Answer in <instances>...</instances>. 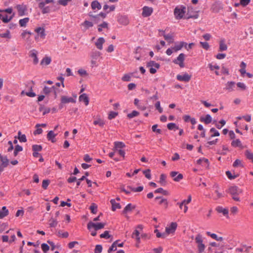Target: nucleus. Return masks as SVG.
<instances>
[{
  "label": "nucleus",
  "instance_id": "f257e3e1",
  "mask_svg": "<svg viewBox=\"0 0 253 253\" xmlns=\"http://www.w3.org/2000/svg\"><path fill=\"white\" fill-rule=\"evenodd\" d=\"M228 192L232 195L233 200L236 201H240V198L238 196L242 193V190L241 189L236 186H231L229 188Z\"/></svg>",
  "mask_w": 253,
  "mask_h": 253
},
{
  "label": "nucleus",
  "instance_id": "f03ea898",
  "mask_svg": "<svg viewBox=\"0 0 253 253\" xmlns=\"http://www.w3.org/2000/svg\"><path fill=\"white\" fill-rule=\"evenodd\" d=\"M213 189L214 190V193L212 196L210 195H207L206 196L209 198H212L213 200H217L219 198L224 197L223 192H221L219 190V186L217 183H215L212 187Z\"/></svg>",
  "mask_w": 253,
  "mask_h": 253
},
{
  "label": "nucleus",
  "instance_id": "7ed1b4c3",
  "mask_svg": "<svg viewBox=\"0 0 253 253\" xmlns=\"http://www.w3.org/2000/svg\"><path fill=\"white\" fill-rule=\"evenodd\" d=\"M186 12V7L183 5L176 6L174 10V15L176 19H181Z\"/></svg>",
  "mask_w": 253,
  "mask_h": 253
},
{
  "label": "nucleus",
  "instance_id": "20e7f679",
  "mask_svg": "<svg viewBox=\"0 0 253 253\" xmlns=\"http://www.w3.org/2000/svg\"><path fill=\"white\" fill-rule=\"evenodd\" d=\"M195 240L197 245L198 253H203L206 249V246L203 243L202 235L198 234L196 236Z\"/></svg>",
  "mask_w": 253,
  "mask_h": 253
},
{
  "label": "nucleus",
  "instance_id": "39448f33",
  "mask_svg": "<svg viewBox=\"0 0 253 253\" xmlns=\"http://www.w3.org/2000/svg\"><path fill=\"white\" fill-rule=\"evenodd\" d=\"M185 60V54L183 53H180L178 57L173 60V62L178 65L180 67L183 68L184 67V61Z\"/></svg>",
  "mask_w": 253,
  "mask_h": 253
},
{
  "label": "nucleus",
  "instance_id": "423d86ee",
  "mask_svg": "<svg viewBox=\"0 0 253 253\" xmlns=\"http://www.w3.org/2000/svg\"><path fill=\"white\" fill-rule=\"evenodd\" d=\"M105 226L104 223H94L92 222H89L87 224V228L91 229L92 228H95L96 230H99L103 228Z\"/></svg>",
  "mask_w": 253,
  "mask_h": 253
},
{
  "label": "nucleus",
  "instance_id": "0eeeda50",
  "mask_svg": "<svg viewBox=\"0 0 253 253\" xmlns=\"http://www.w3.org/2000/svg\"><path fill=\"white\" fill-rule=\"evenodd\" d=\"M9 160L6 157H4L0 154V172L2 171L8 165Z\"/></svg>",
  "mask_w": 253,
  "mask_h": 253
},
{
  "label": "nucleus",
  "instance_id": "6e6552de",
  "mask_svg": "<svg viewBox=\"0 0 253 253\" xmlns=\"http://www.w3.org/2000/svg\"><path fill=\"white\" fill-rule=\"evenodd\" d=\"M16 8L18 11V15L20 16L26 15L27 10V6L24 4H18L16 6Z\"/></svg>",
  "mask_w": 253,
  "mask_h": 253
},
{
  "label": "nucleus",
  "instance_id": "1a4fd4ad",
  "mask_svg": "<svg viewBox=\"0 0 253 253\" xmlns=\"http://www.w3.org/2000/svg\"><path fill=\"white\" fill-rule=\"evenodd\" d=\"M177 226V224L176 222H171L170 225L166 228V234H169L174 233Z\"/></svg>",
  "mask_w": 253,
  "mask_h": 253
},
{
  "label": "nucleus",
  "instance_id": "9d476101",
  "mask_svg": "<svg viewBox=\"0 0 253 253\" xmlns=\"http://www.w3.org/2000/svg\"><path fill=\"white\" fill-rule=\"evenodd\" d=\"M153 9L152 7L145 6L142 8V15L144 17H147L150 16L153 13Z\"/></svg>",
  "mask_w": 253,
  "mask_h": 253
},
{
  "label": "nucleus",
  "instance_id": "9b49d317",
  "mask_svg": "<svg viewBox=\"0 0 253 253\" xmlns=\"http://www.w3.org/2000/svg\"><path fill=\"white\" fill-rule=\"evenodd\" d=\"M191 76L186 73L183 75L178 74L176 76V79L179 81L188 82L191 79Z\"/></svg>",
  "mask_w": 253,
  "mask_h": 253
},
{
  "label": "nucleus",
  "instance_id": "f8f14e48",
  "mask_svg": "<svg viewBox=\"0 0 253 253\" xmlns=\"http://www.w3.org/2000/svg\"><path fill=\"white\" fill-rule=\"evenodd\" d=\"M118 22L122 25H127L129 23V20L126 15H119L118 17Z\"/></svg>",
  "mask_w": 253,
  "mask_h": 253
},
{
  "label": "nucleus",
  "instance_id": "ddd939ff",
  "mask_svg": "<svg viewBox=\"0 0 253 253\" xmlns=\"http://www.w3.org/2000/svg\"><path fill=\"white\" fill-rule=\"evenodd\" d=\"M76 100L72 97L67 96H62L61 98V103L62 104H66L69 103H75Z\"/></svg>",
  "mask_w": 253,
  "mask_h": 253
},
{
  "label": "nucleus",
  "instance_id": "4468645a",
  "mask_svg": "<svg viewBox=\"0 0 253 253\" xmlns=\"http://www.w3.org/2000/svg\"><path fill=\"white\" fill-rule=\"evenodd\" d=\"M217 212L220 213H222L224 216L227 218L228 217L229 211L227 208H223L221 206H217L216 209Z\"/></svg>",
  "mask_w": 253,
  "mask_h": 253
},
{
  "label": "nucleus",
  "instance_id": "2eb2a0df",
  "mask_svg": "<svg viewBox=\"0 0 253 253\" xmlns=\"http://www.w3.org/2000/svg\"><path fill=\"white\" fill-rule=\"evenodd\" d=\"M30 57L33 58V63L35 65L39 62V59L37 57V51L35 49H33L30 51Z\"/></svg>",
  "mask_w": 253,
  "mask_h": 253
},
{
  "label": "nucleus",
  "instance_id": "dca6fc26",
  "mask_svg": "<svg viewBox=\"0 0 253 253\" xmlns=\"http://www.w3.org/2000/svg\"><path fill=\"white\" fill-rule=\"evenodd\" d=\"M186 45V42H180L175 43L174 46L172 48L174 51H177L182 49Z\"/></svg>",
  "mask_w": 253,
  "mask_h": 253
},
{
  "label": "nucleus",
  "instance_id": "f3484780",
  "mask_svg": "<svg viewBox=\"0 0 253 253\" xmlns=\"http://www.w3.org/2000/svg\"><path fill=\"white\" fill-rule=\"evenodd\" d=\"M45 3L43 1L40 2L39 4V7L42 9L43 14L47 13L49 12V8L48 6L45 7Z\"/></svg>",
  "mask_w": 253,
  "mask_h": 253
},
{
  "label": "nucleus",
  "instance_id": "a211bd4d",
  "mask_svg": "<svg viewBox=\"0 0 253 253\" xmlns=\"http://www.w3.org/2000/svg\"><path fill=\"white\" fill-rule=\"evenodd\" d=\"M200 121L204 122L206 124H209L212 122V118L210 115L207 114L205 116V117H201Z\"/></svg>",
  "mask_w": 253,
  "mask_h": 253
},
{
  "label": "nucleus",
  "instance_id": "6ab92c4d",
  "mask_svg": "<svg viewBox=\"0 0 253 253\" xmlns=\"http://www.w3.org/2000/svg\"><path fill=\"white\" fill-rule=\"evenodd\" d=\"M156 200H159V204L160 205H164L165 208H167L168 206V202L166 199L163 198L162 197H157L155 198Z\"/></svg>",
  "mask_w": 253,
  "mask_h": 253
},
{
  "label": "nucleus",
  "instance_id": "aec40b11",
  "mask_svg": "<svg viewBox=\"0 0 253 253\" xmlns=\"http://www.w3.org/2000/svg\"><path fill=\"white\" fill-rule=\"evenodd\" d=\"M104 42H105V40L103 38L100 37L99 39H98V40H97V41L95 42V45H96V47H97V48H98L100 50L102 49L103 44Z\"/></svg>",
  "mask_w": 253,
  "mask_h": 253
},
{
  "label": "nucleus",
  "instance_id": "412c9836",
  "mask_svg": "<svg viewBox=\"0 0 253 253\" xmlns=\"http://www.w3.org/2000/svg\"><path fill=\"white\" fill-rule=\"evenodd\" d=\"M235 83L233 81L228 82L226 84L225 89L231 92L234 90Z\"/></svg>",
  "mask_w": 253,
  "mask_h": 253
},
{
  "label": "nucleus",
  "instance_id": "4be33fe9",
  "mask_svg": "<svg viewBox=\"0 0 253 253\" xmlns=\"http://www.w3.org/2000/svg\"><path fill=\"white\" fill-rule=\"evenodd\" d=\"M158 179L157 181L161 185H165L166 182V175H159V177L157 178Z\"/></svg>",
  "mask_w": 253,
  "mask_h": 253
},
{
  "label": "nucleus",
  "instance_id": "5701e85b",
  "mask_svg": "<svg viewBox=\"0 0 253 253\" xmlns=\"http://www.w3.org/2000/svg\"><path fill=\"white\" fill-rule=\"evenodd\" d=\"M8 210L5 206L2 207V209L0 210V218H2L8 214Z\"/></svg>",
  "mask_w": 253,
  "mask_h": 253
},
{
  "label": "nucleus",
  "instance_id": "b1692460",
  "mask_svg": "<svg viewBox=\"0 0 253 253\" xmlns=\"http://www.w3.org/2000/svg\"><path fill=\"white\" fill-rule=\"evenodd\" d=\"M91 6L93 10L96 9L100 10L101 8V5L97 0H93L92 1Z\"/></svg>",
  "mask_w": 253,
  "mask_h": 253
},
{
  "label": "nucleus",
  "instance_id": "393cba45",
  "mask_svg": "<svg viewBox=\"0 0 253 253\" xmlns=\"http://www.w3.org/2000/svg\"><path fill=\"white\" fill-rule=\"evenodd\" d=\"M56 136V134H55L52 130H50L47 134V138L52 142H55V137Z\"/></svg>",
  "mask_w": 253,
  "mask_h": 253
},
{
  "label": "nucleus",
  "instance_id": "a878e982",
  "mask_svg": "<svg viewBox=\"0 0 253 253\" xmlns=\"http://www.w3.org/2000/svg\"><path fill=\"white\" fill-rule=\"evenodd\" d=\"M79 100L80 101L84 102L85 105H87L89 103V99L85 93H83L79 97Z\"/></svg>",
  "mask_w": 253,
  "mask_h": 253
},
{
  "label": "nucleus",
  "instance_id": "bb28decb",
  "mask_svg": "<svg viewBox=\"0 0 253 253\" xmlns=\"http://www.w3.org/2000/svg\"><path fill=\"white\" fill-rule=\"evenodd\" d=\"M35 31L37 33L41 38H44L45 36V30L43 28L38 27L36 28Z\"/></svg>",
  "mask_w": 253,
  "mask_h": 253
},
{
  "label": "nucleus",
  "instance_id": "cd10ccee",
  "mask_svg": "<svg viewBox=\"0 0 253 253\" xmlns=\"http://www.w3.org/2000/svg\"><path fill=\"white\" fill-rule=\"evenodd\" d=\"M111 204L112 205V211H115L116 209H120L121 206L119 203H117L114 199H112L110 201Z\"/></svg>",
  "mask_w": 253,
  "mask_h": 253
},
{
  "label": "nucleus",
  "instance_id": "c85d7f7f",
  "mask_svg": "<svg viewBox=\"0 0 253 253\" xmlns=\"http://www.w3.org/2000/svg\"><path fill=\"white\" fill-rule=\"evenodd\" d=\"M210 132L211 133V135L210 136V138H209L208 139L210 140L211 138L215 136H218L220 135L219 132L218 130H217L215 128L212 127L210 130Z\"/></svg>",
  "mask_w": 253,
  "mask_h": 253
},
{
  "label": "nucleus",
  "instance_id": "c756f323",
  "mask_svg": "<svg viewBox=\"0 0 253 253\" xmlns=\"http://www.w3.org/2000/svg\"><path fill=\"white\" fill-rule=\"evenodd\" d=\"M29 18L26 17L23 19H20L19 21V24L20 26L22 27H25L27 25V24L29 21Z\"/></svg>",
  "mask_w": 253,
  "mask_h": 253
},
{
  "label": "nucleus",
  "instance_id": "7c9ffc66",
  "mask_svg": "<svg viewBox=\"0 0 253 253\" xmlns=\"http://www.w3.org/2000/svg\"><path fill=\"white\" fill-rule=\"evenodd\" d=\"M51 62V59L50 57H44L41 62L42 65H48L50 64Z\"/></svg>",
  "mask_w": 253,
  "mask_h": 253
},
{
  "label": "nucleus",
  "instance_id": "2f4dec72",
  "mask_svg": "<svg viewBox=\"0 0 253 253\" xmlns=\"http://www.w3.org/2000/svg\"><path fill=\"white\" fill-rule=\"evenodd\" d=\"M231 145L233 147H238L240 148H242L243 146L241 143V141L239 139H237L235 140H234L232 141Z\"/></svg>",
  "mask_w": 253,
  "mask_h": 253
},
{
  "label": "nucleus",
  "instance_id": "473e14b6",
  "mask_svg": "<svg viewBox=\"0 0 253 253\" xmlns=\"http://www.w3.org/2000/svg\"><path fill=\"white\" fill-rule=\"evenodd\" d=\"M162 32L163 33V36H164L165 39L170 43L172 42L173 39L172 35L170 34H165L164 31H162Z\"/></svg>",
  "mask_w": 253,
  "mask_h": 253
},
{
  "label": "nucleus",
  "instance_id": "72a5a7b5",
  "mask_svg": "<svg viewBox=\"0 0 253 253\" xmlns=\"http://www.w3.org/2000/svg\"><path fill=\"white\" fill-rule=\"evenodd\" d=\"M54 88H55V86H52L51 87H49L46 86H45L43 88L42 92L44 94H47L50 92L53 91V90H54Z\"/></svg>",
  "mask_w": 253,
  "mask_h": 253
},
{
  "label": "nucleus",
  "instance_id": "f704fd0d",
  "mask_svg": "<svg viewBox=\"0 0 253 253\" xmlns=\"http://www.w3.org/2000/svg\"><path fill=\"white\" fill-rule=\"evenodd\" d=\"M18 139L21 142H26L27 141L26 136L25 134H22L21 132L19 131L18 132Z\"/></svg>",
  "mask_w": 253,
  "mask_h": 253
},
{
  "label": "nucleus",
  "instance_id": "c9c22d12",
  "mask_svg": "<svg viewBox=\"0 0 253 253\" xmlns=\"http://www.w3.org/2000/svg\"><path fill=\"white\" fill-rule=\"evenodd\" d=\"M140 232L138 230L135 229L132 234V238H135L138 242H140Z\"/></svg>",
  "mask_w": 253,
  "mask_h": 253
},
{
  "label": "nucleus",
  "instance_id": "e433bc0d",
  "mask_svg": "<svg viewBox=\"0 0 253 253\" xmlns=\"http://www.w3.org/2000/svg\"><path fill=\"white\" fill-rule=\"evenodd\" d=\"M101 55V53L97 51H93L91 53V57L92 59L97 60Z\"/></svg>",
  "mask_w": 253,
  "mask_h": 253
},
{
  "label": "nucleus",
  "instance_id": "4c0bfd02",
  "mask_svg": "<svg viewBox=\"0 0 253 253\" xmlns=\"http://www.w3.org/2000/svg\"><path fill=\"white\" fill-rule=\"evenodd\" d=\"M147 66L150 67H155L156 69H159L160 68L159 64L156 63L154 61H150L148 62L147 64Z\"/></svg>",
  "mask_w": 253,
  "mask_h": 253
},
{
  "label": "nucleus",
  "instance_id": "58836bf2",
  "mask_svg": "<svg viewBox=\"0 0 253 253\" xmlns=\"http://www.w3.org/2000/svg\"><path fill=\"white\" fill-rule=\"evenodd\" d=\"M13 16L14 14L9 17L7 15L5 14L4 15H3L2 17V21L3 22L5 23H7L13 18Z\"/></svg>",
  "mask_w": 253,
  "mask_h": 253
},
{
  "label": "nucleus",
  "instance_id": "ea45409f",
  "mask_svg": "<svg viewBox=\"0 0 253 253\" xmlns=\"http://www.w3.org/2000/svg\"><path fill=\"white\" fill-rule=\"evenodd\" d=\"M115 146L116 150H119L125 147V144L122 142L117 141L115 142Z\"/></svg>",
  "mask_w": 253,
  "mask_h": 253
},
{
  "label": "nucleus",
  "instance_id": "a19ab883",
  "mask_svg": "<svg viewBox=\"0 0 253 253\" xmlns=\"http://www.w3.org/2000/svg\"><path fill=\"white\" fill-rule=\"evenodd\" d=\"M246 157L253 163V153L250 150H247L245 152Z\"/></svg>",
  "mask_w": 253,
  "mask_h": 253
},
{
  "label": "nucleus",
  "instance_id": "79ce46f5",
  "mask_svg": "<svg viewBox=\"0 0 253 253\" xmlns=\"http://www.w3.org/2000/svg\"><path fill=\"white\" fill-rule=\"evenodd\" d=\"M82 25L85 27V29H88V28L92 27L93 26V24L92 22L85 20Z\"/></svg>",
  "mask_w": 253,
  "mask_h": 253
},
{
  "label": "nucleus",
  "instance_id": "37998d69",
  "mask_svg": "<svg viewBox=\"0 0 253 253\" xmlns=\"http://www.w3.org/2000/svg\"><path fill=\"white\" fill-rule=\"evenodd\" d=\"M93 124L95 125H99L101 127H103V126L105 124V123L103 120L101 119H98L94 121Z\"/></svg>",
  "mask_w": 253,
  "mask_h": 253
},
{
  "label": "nucleus",
  "instance_id": "c03bdc74",
  "mask_svg": "<svg viewBox=\"0 0 253 253\" xmlns=\"http://www.w3.org/2000/svg\"><path fill=\"white\" fill-rule=\"evenodd\" d=\"M134 208V207L132 208L131 204H128L124 208L123 211V213L124 214H126L128 212L130 211Z\"/></svg>",
  "mask_w": 253,
  "mask_h": 253
},
{
  "label": "nucleus",
  "instance_id": "a18cd8bd",
  "mask_svg": "<svg viewBox=\"0 0 253 253\" xmlns=\"http://www.w3.org/2000/svg\"><path fill=\"white\" fill-rule=\"evenodd\" d=\"M167 127L169 130L178 129V126L175 123H170L167 125Z\"/></svg>",
  "mask_w": 253,
  "mask_h": 253
},
{
  "label": "nucleus",
  "instance_id": "49530a36",
  "mask_svg": "<svg viewBox=\"0 0 253 253\" xmlns=\"http://www.w3.org/2000/svg\"><path fill=\"white\" fill-rule=\"evenodd\" d=\"M58 222L56 219L51 217L49 220V226L50 227H55L57 225Z\"/></svg>",
  "mask_w": 253,
  "mask_h": 253
},
{
  "label": "nucleus",
  "instance_id": "de8ad7c7",
  "mask_svg": "<svg viewBox=\"0 0 253 253\" xmlns=\"http://www.w3.org/2000/svg\"><path fill=\"white\" fill-rule=\"evenodd\" d=\"M117 241H115L111 246L109 248L108 250V252L109 253L113 252V251H116L117 250Z\"/></svg>",
  "mask_w": 253,
  "mask_h": 253
},
{
  "label": "nucleus",
  "instance_id": "09e8293b",
  "mask_svg": "<svg viewBox=\"0 0 253 253\" xmlns=\"http://www.w3.org/2000/svg\"><path fill=\"white\" fill-rule=\"evenodd\" d=\"M139 114V113L138 111L134 110L131 113L128 114L127 115V117L129 119H132L135 117L138 116Z\"/></svg>",
  "mask_w": 253,
  "mask_h": 253
},
{
  "label": "nucleus",
  "instance_id": "8fccbe9b",
  "mask_svg": "<svg viewBox=\"0 0 253 253\" xmlns=\"http://www.w3.org/2000/svg\"><path fill=\"white\" fill-rule=\"evenodd\" d=\"M227 49V46L224 42L223 41H221L219 44V51H225Z\"/></svg>",
  "mask_w": 253,
  "mask_h": 253
},
{
  "label": "nucleus",
  "instance_id": "3c124183",
  "mask_svg": "<svg viewBox=\"0 0 253 253\" xmlns=\"http://www.w3.org/2000/svg\"><path fill=\"white\" fill-rule=\"evenodd\" d=\"M132 191H133L134 192H141L143 190V187L142 186H138L136 188H135V187H128Z\"/></svg>",
  "mask_w": 253,
  "mask_h": 253
},
{
  "label": "nucleus",
  "instance_id": "603ef678",
  "mask_svg": "<svg viewBox=\"0 0 253 253\" xmlns=\"http://www.w3.org/2000/svg\"><path fill=\"white\" fill-rule=\"evenodd\" d=\"M155 193H161L162 194H163V195H168L169 194V193L168 191H166V190H164L163 188H159L157 189H156L155 191Z\"/></svg>",
  "mask_w": 253,
  "mask_h": 253
},
{
  "label": "nucleus",
  "instance_id": "864d4df0",
  "mask_svg": "<svg viewBox=\"0 0 253 253\" xmlns=\"http://www.w3.org/2000/svg\"><path fill=\"white\" fill-rule=\"evenodd\" d=\"M155 107L160 113H162L163 112V109L161 107L160 102L159 101L155 103Z\"/></svg>",
  "mask_w": 253,
  "mask_h": 253
},
{
  "label": "nucleus",
  "instance_id": "5fc2aeb1",
  "mask_svg": "<svg viewBox=\"0 0 253 253\" xmlns=\"http://www.w3.org/2000/svg\"><path fill=\"white\" fill-rule=\"evenodd\" d=\"M58 235L62 238H67L69 236V234L67 232H63L60 230L58 232Z\"/></svg>",
  "mask_w": 253,
  "mask_h": 253
},
{
  "label": "nucleus",
  "instance_id": "6e6d98bb",
  "mask_svg": "<svg viewBox=\"0 0 253 253\" xmlns=\"http://www.w3.org/2000/svg\"><path fill=\"white\" fill-rule=\"evenodd\" d=\"M32 149L33 151L35 152L41 151L42 150V146L40 145H33Z\"/></svg>",
  "mask_w": 253,
  "mask_h": 253
},
{
  "label": "nucleus",
  "instance_id": "4d7b16f0",
  "mask_svg": "<svg viewBox=\"0 0 253 253\" xmlns=\"http://www.w3.org/2000/svg\"><path fill=\"white\" fill-rule=\"evenodd\" d=\"M41 248L43 252L45 253H46L49 249V246L45 243L42 244L41 245Z\"/></svg>",
  "mask_w": 253,
  "mask_h": 253
},
{
  "label": "nucleus",
  "instance_id": "13d9d810",
  "mask_svg": "<svg viewBox=\"0 0 253 253\" xmlns=\"http://www.w3.org/2000/svg\"><path fill=\"white\" fill-rule=\"evenodd\" d=\"M200 43L204 49L206 50H208L209 49L210 45L207 42H200Z\"/></svg>",
  "mask_w": 253,
  "mask_h": 253
},
{
  "label": "nucleus",
  "instance_id": "bf43d9fd",
  "mask_svg": "<svg viewBox=\"0 0 253 253\" xmlns=\"http://www.w3.org/2000/svg\"><path fill=\"white\" fill-rule=\"evenodd\" d=\"M173 180L175 181H179L183 178V175H171Z\"/></svg>",
  "mask_w": 253,
  "mask_h": 253
},
{
  "label": "nucleus",
  "instance_id": "052dcab7",
  "mask_svg": "<svg viewBox=\"0 0 253 253\" xmlns=\"http://www.w3.org/2000/svg\"><path fill=\"white\" fill-rule=\"evenodd\" d=\"M100 238L109 239L110 237V235L109 234L108 231H105L103 233L100 235Z\"/></svg>",
  "mask_w": 253,
  "mask_h": 253
},
{
  "label": "nucleus",
  "instance_id": "680f3d73",
  "mask_svg": "<svg viewBox=\"0 0 253 253\" xmlns=\"http://www.w3.org/2000/svg\"><path fill=\"white\" fill-rule=\"evenodd\" d=\"M0 36L1 38H4L10 39L11 38L10 35V32L8 30L6 31V32L4 33L1 34L0 35Z\"/></svg>",
  "mask_w": 253,
  "mask_h": 253
},
{
  "label": "nucleus",
  "instance_id": "e2e57ef3",
  "mask_svg": "<svg viewBox=\"0 0 253 253\" xmlns=\"http://www.w3.org/2000/svg\"><path fill=\"white\" fill-rule=\"evenodd\" d=\"M97 206L94 203L92 204L90 207V210L93 213H95L97 212Z\"/></svg>",
  "mask_w": 253,
  "mask_h": 253
},
{
  "label": "nucleus",
  "instance_id": "0e129e2a",
  "mask_svg": "<svg viewBox=\"0 0 253 253\" xmlns=\"http://www.w3.org/2000/svg\"><path fill=\"white\" fill-rule=\"evenodd\" d=\"M117 115H118V113L113 112V111H111V112H110V113L109 114L108 119L109 120H112V119L115 118Z\"/></svg>",
  "mask_w": 253,
  "mask_h": 253
},
{
  "label": "nucleus",
  "instance_id": "69168bd1",
  "mask_svg": "<svg viewBox=\"0 0 253 253\" xmlns=\"http://www.w3.org/2000/svg\"><path fill=\"white\" fill-rule=\"evenodd\" d=\"M102 251V247L100 245H97L96 246L94 253H101Z\"/></svg>",
  "mask_w": 253,
  "mask_h": 253
},
{
  "label": "nucleus",
  "instance_id": "338daca9",
  "mask_svg": "<svg viewBox=\"0 0 253 253\" xmlns=\"http://www.w3.org/2000/svg\"><path fill=\"white\" fill-rule=\"evenodd\" d=\"M49 184V180L47 179L43 180L42 183V187L44 189H46Z\"/></svg>",
  "mask_w": 253,
  "mask_h": 253
},
{
  "label": "nucleus",
  "instance_id": "774afa93",
  "mask_svg": "<svg viewBox=\"0 0 253 253\" xmlns=\"http://www.w3.org/2000/svg\"><path fill=\"white\" fill-rule=\"evenodd\" d=\"M158 125H154L152 126V131L154 132H156L157 133L160 134L162 132L160 129L157 128Z\"/></svg>",
  "mask_w": 253,
  "mask_h": 253
}]
</instances>
